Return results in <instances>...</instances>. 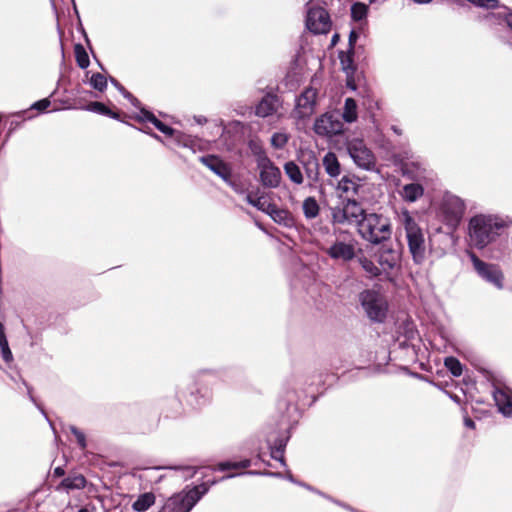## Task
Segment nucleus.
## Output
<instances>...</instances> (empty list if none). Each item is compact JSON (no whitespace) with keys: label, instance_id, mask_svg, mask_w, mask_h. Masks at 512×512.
I'll return each mask as SVG.
<instances>
[{"label":"nucleus","instance_id":"obj_11","mask_svg":"<svg viewBox=\"0 0 512 512\" xmlns=\"http://www.w3.org/2000/svg\"><path fill=\"white\" fill-rule=\"evenodd\" d=\"M314 132L323 137H331L340 134L343 130V123L332 113H324L316 118L313 126Z\"/></svg>","mask_w":512,"mask_h":512},{"label":"nucleus","instance_id":"obj_17","mask_svg":"<svg viewBox=\"0 0 512 512\" xmlns=\"http://www.w3.org/2000/svg\"><path fill=\"white\" fill-rule=\"evenodd\" d=\"M494 400L499 411L505 416L512 415V401L510 395L502 389H496L493 393Z\"/></svg>","mask_w":512,"mask_h":512},{"label":"nucleus","instance_id":"obj_33","mask_svg":"<svg viewBox=\"0 0 512 512\" xmlns=\"http://www.w3.org/2000/svg\"><path fill=\"white\" fill-rule=\"evenodd\" d=\"M368 12V6L364 3L357 2L351 7L352 18L356 21L364 19Z\"/></svg>","mask_w":512,"mask_h":512},{"label":"nucleus","instance_id":"obj_51","mask_svg":"<svg viewBox=\"0 0 512 512\" xmlns=\"http://www.w3.org/2000/svg\"><path fill=\"white\" fill-rule=\"evenodd\" d=\"M78 512H88L86 508H81Z\"/></svg>","mask_w":512,"mask_h":512},{"label":"nucleus","instance_id":"obj_20","mask_svg":"<svg viewBox=\"0 0 512 512\" xmlns=\"http://www.w3.org/2000/svg\"><path fill=\"white\" fill-rule=\"evenodd\" d=\"M156 497L152 492H146L138 496L132 504V508L137 512L147 511L154 503Z\"/></svg>","mask_w":512,"mask_h":512},{"label":"nucleus","instance_id":"obj_10","mask_svg":"<svg viewBox=\"0 0 512 512\" xmlns=\"http://www.w3.org/2000/svg\"><path fill=\"white\" fill-rule=\"evenodd\" d=\"M471 261L477 273L486 281L494 284L497 288L503 287V273L498 266L488 264L480 260L475 254H470Z\"/></svg>","mask_w":512,"mask_h":512},{"label":"nucleus","instance_id":"obj_32","mask_svg":"<svg viewBox=\"0 0 512 512\" xmlns=\"http://www.w3.org/2000/svg\"><path fill=\"white\" fill-rule=\"evenodd\" d=\"M75 56L80 68L85 69L89 66V57L82 45L75 46Z\"/></svg>","mask_w":512,"mask_h":512},{"label":"nucleus","instance_id":"obj_12","mask_svg":"<svg viewBox=\"0 0 512 512\" xmlns=\"http://www.w3.org/2000/svg\"><path fill=\"white\" fill-rule=\"evenodd\" d=\"M260 182L264 187L276 188L279 186L282 175L280 169L270 158H262L257 164Z\"/></svg>","mask_w":512,"mask_h":512},{"label":"nucleus","instance_id":"obj_34","mask_svg":"<svg viewBox=\"0 0 512 512\" xmlns=\"http://www.w3.org/2000/svg\"><path fill=\"white\" fill-rule=\"evenodd\" d=\"M445 367L452 373V375L458 377L462 374V365L458 359L454 357H447L444 361Z\"/></svg>","mask_w":512,"mask_h":512},{"label":"nucleus","instance_id":"obj_19","mask_svg":"<svg viewBox=\"0 0 512 512\" xmlns=\"http://www.w3.org/2000/svg\"><path fill=\"white\" fill-rule=\"evenodd\" d=\"M326 173L331 177H338L341 173V166L337 156L333 152H328L322 160Z\"/></svg>","mask_w":512,"mask_h":512},{"label":"nucleus","instance_id":"obj_26","mask_svg":"<svg viewBox=\"0 0 512 512\" xmlns=\"http://www.w3.org/2000/svg\"><path fill=\"white\" fill-rule=\"evenodd\" d=\"M141 113H142V117L144 120H147L151 123L154 124V126L159 130L161 131L162 133L166 134V135H172L173 134V129L170 128L169 126L165 125L163 122H161L160 120H158L154 114H152L151 112L147 111V110H141Z\"/></svg>","mask_w":512,"mask_h":512},{"label":"nucleus","instance_id":"obj_4","mask_svg":"<svg viewBox=\"0 0 512 512\" xmlns=\"http://www.w3.org/2000/svg\"><path fill=\"white\" fill-rule=\"evenodd\" d=\"M206 491V485L202 484L189 491L177 493L165 502L159 512H190Z\"/></svg>","mask_w":512,"mask_h":512},{"label":"nucleus","instance_id":"obj_50","mask_svg":"<svg viewBox=\"0 0 512 512\" xmlns=\"http://www.w3.org/2000/svg\"><path fill=\"white\" fill-rule=\"evenodd\" d=\"M55 472H56L57 474H62V471H61V469H60V468H57V469L55 470Z\"/></svg>","mask_w":512,"mask_h":512},{"label":"nucleus","instance_id":"obj_52","mask_svg":"<svg viewBox=\"0 0 512 512\" xmlns=\"http://www.w3.org/2000/svg\"><path fill=\"white\" fill-rule=\"evenodd\" d=\"M393 130H394L396 133L400 134L399 129H397V128L393 127Z\"/></svg>","mask_w":512,"mask_h":512},{"label":"nucleus","instance_id":"obj_16","mask_svg":"<svg viewBox=\"0 0 512 512\" xmlns=\"http://www.w3.org/2000/svg\"><path fill=\"white\" fill-rule=\"evenodd\" d=\"M246 200L250 205L256 207L258 210L264 213H266L272 205L270 196L260 189L250 191L246 196Z\"/></svg>","mask_w":512,"mask_h":512},{"label":"nucleus","instance_id":"obj_30","mask_svg":"<svg viewBox=\"0 0 512 512\" xmlns=\"http://www.w3.org/2000/svg\"><path fill=\"white\" fill-rule=\"evenodd\" d=\"M305 171L307 177L312 181H317L319 177V164L315 157H311L309 161L305 164Z\"/></svg>","mask_w":512,"mask_h":512},{"label":"nucleus","instance_id":"obj_44","mask_svg":"<svg viewBox=\"0 0 512 512\" xmlns=\"http://www.w3.org/2000/svg\"><path fill=\"white\" fill-rule=\"evenodd\" d=\"M6 344H8V341L4 333V327L2 323H0V347L5 346Z\"/></svg>","mask_w":512,"mask_h":512},{"label":"nucleus","instance_id":"obj_13","mask_svg":"<svg viewBox=\"0 0 512 512\" xmlns=\"http://www.w3.org/2000/svg\"><path fill=\"white\" fill-rule=\"evenodd\" d=\"M307 28L315 34H325L330 30V18L323 8H311L306 19Z\"/></svg>","mask_w":512,"mask_h":512},{"label":"nucleus","instance_id":"obj_31","mask_svg":"<svg viewBox=\"0 0 512 512\" xmlns=\"http://www.w3.org/2000/svg\"><path fill=\"white\" fill-rule=\"evenodd\" d=\"M249 148L254 156L257 157V164L262 158H269L263 148L261 141L253 139L249 141Z\"/></svg>","mask_w":512,"mask_h":512},{"label":"nucleus","instance_id":"obj_35","mask_svg":"<svg viewBox=\"0 0 512 512\" xmlns=\"http://www.w3.org/2000/svg\"><path fill=\"white\" fill-rule=\"evenodd\" d=\"M337 189L343 193H357L358 185L347 177H343L337 186Z\"/></svg>","mask_w":512,"mask_h":512},{"label":"nucleus","instance_id":"obj_29","mask_svg":"<svg viewBox=\"0 0 512 512\" xmlns=\"http://www.w3.org/2000/svg\"><path fill=\"white\" fill-rule=\"evenodd\" d=\"M290 139V135L285 131H279L272 134L270 144L274 149H283Z\"/></svg>","mask_w":512,"mask_h":512},{"label":"nucleus","instance_id":"obj_39","mask_svg":"<svg viewBox=\"0 0 512 512\" xmlns=\"http://www.w3.org/2000/svg\"><path fill=\"white\" fill-rule=\"evenodd\" d=\"M249 466H250V460H248V459L242 460L240 462H226V464H225V467H226V478L227 477H233L235 475V474H228V470H230L232 468L244 469V468H247Z\"/></svg>","mask_w":512,"mask_h":512},{"label":"nucleus","instance_id":"obj_14","mask_svg":"<svg viewBox=\"0 0 512 512\" xmlns=\"http://www.w3.org/2000/svg\"><path fill=\"white\" fill-rule=\"evenodd\" d=\"M465 204L462 199L454 195H448L443 202V213L447 223L457 226L463 217Z\"/></svg>","mask_w":512,"mask_h":512},{"label":"nucleus","instance_id":"obj_24","mask_svg":"<svg viewBox=\"0 0 512 512\" xmlns=\"http://www.w3.org/2000/svg\"><path fill=\"white\" fill-rule=\"evenodd\" d=\"M358 262L365 272L366 277L374 278L381 274V268H379L372 260L368 259L367 257H359Z\"/></svg>","mask_w":512,"mask_h":512},{"label":"nucleus","instance_id":"obj_36","mask_svg":"<svg viewBox=\"0 0 512 512\" xmlns=\"http://www.w3.org/2000/svg\"><path fill=\"white\" fill-rule=\"evenodd\" d=\"M266 214L271 216V218L278 223H282L287 218V212L283 209H279L274 203H272Z\"/></svg>","mask_w":512,"mask_h":512},{"label":"nucleus","instance_id":"obj_8","mask_svg":"<svg viewBox=\"0 0 512 512\" xmlns=\"http://www.w3.org/2000/svg\"><path fill=\"white\" fill-rule=\"evenodd\" d=\"M347 150L356 165L364 169H370L375 162L373 153L360 139H352L347 143Z\"/></svg>","mask_w":512,"mask_h":512},{"label":"nucleus","instance_id":"obj_48","mask_svg":"<svg viewBox=\"0 0 512 512\" xmlns=\"http://www.w3.org/2000/svg\"><path fill=\"white\" fill-rule=\"evenodd\" d=\"M415 3H419V4H426V3H429L431 2L432 0H413Z\"/></svg>","mask_w":512,"mask_h":512},{"label":"nucleus","instance_id":"obj_25","mask_svg":"<svg viewBox=\"0 0 512 512\" xmlns=\"http://www.w3.org/2000/svg\"><path fill=\"white\" fill-rule=\"evenodd\" d=\"M201 161L215 174L224 178V163L215 156L202 157Z\"/></svg>","mask_w":512,"mask_h":512},{"label":"nucleus","instance_id":"obj_45","mask_svg":"<svg viewBox=\"0 0 512 512\" xmlns=\"http://www.w3.org/2000/svg\"><path fill=\"white\" fill-rule=\"evenodd\" d=\"M357 39V34L355 31H351L350 35H349V45H350V48L352 49L355 41Z\"/></svg>","mask_w":512,"mask_h":512},{"label":"nucleus","instance_id":"obj_6","mask_svg":"<svg viewBox=\"0 0 512 512\" xmlns=\"http://www.w3.org/2000/svg\"><path fill=\"white\" fill-rule=\"evenodd\" d=\"M359 301L371 320L382 322L385 319L387 302L379 292L364 290L359 294Z\"/></svg>","mask_w":512,"mask_h":512},{"label":"nucleus","instance_id":"obj_5","mask_svg":"<svg viewBox=\"0 0 512 512\" xmlns=\"http://www.w3.org/2000/svg\"><path fill=\"white\" fill-rule=\"evenodd\" d=\"M365 211L355 200H345L331 208L333 225H357L364 216Z\"/></svg>","mask_w":512,"mask_h":512},{"label":"nucleus","instance_id":"obj_43","mask_svg":"<svg viewBox=\"0 0 512 512\" xmlns=\"http://www.w3.org/2000/svg\"><path fill=\"white\" fill-rule=\"evenodd\" d=\"M111 82L123 93V95L126 98L130 99L133 103L137 101L129 92H127L122 86H120L115 79L112 78Z\"/></svg>","mask_w":512,"mask_h":512},{"label":"nucleus","instance_id":"obj_27","mask_svg":"<svg viewBox=\"0 0 512 512\" xmlns=\"http://www.w3.org/2000/svg\"><path fill=\"white\" fill-rule=\"evenodd\" d=\"M86 485V480L82 475H75L73 477L65 478L61 482V487L65 490H71V489H82Z\"/></svg>","mask_w":512,"mask_h":512},{"label":"nucleus","instance_id":"obj_18","mask_svg":"<svg viewBox=\"0 0 512 512\" xmlns=\"http://www.w3.org/2000/svg\"><path fill=\"white\" fill-rule=\"evenodd\" d=\"M399 260V255L391 248H383L379 255V264L381 270H392L396 267Z\"/></svg>","mask_w":512,"mask_h":512},{"label":"nucleus","instance_id":"obj_2","mask_svg":"<svg viewBox=\"0 0 512 512\" xmlns=\"http://www.w3.org/2000/svg\"><path fill=\"white\" fill-rule=\"evenodd\" d=\"M398 221L404 228L414 262L421 264L426 256V240L422 229L407 209H402L398 213Z\"/></svg>","mask_w":512,"mask_h":512},{"label":"nucleus","instance_id":"obj_7","mask_svg":"<svg viewBox=\"0 0 512 512\" xmlns=\"http://www.w3.org/2000/svg\"><path fill=\"white\" fill-rule=\"evenodd\" d=\"M318 92L313 87H307L297 97L296 105L291 115L297 120L310 118L316 108Z\"/></svg>","mask_w":512,"mask_h":512},{"label":"nucleus","instance_id":"obj_42","mask_svg":"<svg viewBox=\"0 0 512 512\" xmlns=\"http://www.w3.org/2000/svg\"><path fill=\"white\" fill-rule=\"evenodd\" d=\"M50 106V101L48 99H42L38 102H36L34 105H33V108L39 110V111H44L46 110L48 107Z\"/></svg>","mask_w":512,"mask_h":512},{"label":"nucleus","instance_id":"obj_53","mask_svg":"<svg viewBox=\"0 0 512 512\" xmlns=\"http://www.w3.org/2000/svg\"><path fill=\"white\" fill-rule=\"evenodd\" d=\"M341 63L345 66V60L344 59L341 60Z\"/></svg>","mask_w":512,"mask_h":512},{"label":"nucleus","instance_id":"obj_23","mask_svg":"<svg viewBox=\"0 0 512 512\" xmlns=\"http://www.w3.org/2000/svg\"><path fill=\"white\" fill-rule=\"evenodd\" d=\"M284 171L288 178L295 184L303 183V175L300 167L294 161H288L284 164Z\"/></svg>","mask_w":512,"mask_h":512},{"label":"nucleus","instance_id":"obj_47","mask_svg":"<svg viewBox=\"0 0 512 512\" xmlns=\"http://www.w3.org/2000/svg\"><path fill=\"white\" fill-rule=\"evenodd\" d=\"M465 425L469 428H474V422L469 418L465 419Z\"/></svg>","mask_w":512,"mask_h":512},{"label":"nucleus","instance_id":"obj_15","mask_svg":"<svg viewBox=\"0 0 512 512\" xmlns=\"http://www.w3.org/2000/svg\"><path fill=\"white\" fill-rule=\"evenodd\" d=\"M281 100L274 94L265 95L256 105L255 114L265 118L278 112L281 107Z\"/></svg>","mask_w":512,"mask_h":512},{"label":"nucleus","instance_id":"obj_38","mask_svg":"<svg viewBox=\"0 0 512 512\" xmlns=\"http://www.w3.org/2000/svg\"><path fill=\"white\" fill-rule=\"evenodd\" d=\"M88 110L99 113V114L108 115V116H111L114 118L116 117V114L112 113L104 104H102L100 102L90 103L88 105Z\"/></svg>","mask_w":512,"mask_h":512},{"label":"nucleus","instance_id":"obj_21","mask_svg":"<svg viewBox=\"0 0 512 512\" xmlns=\"http://www.w3.org/2000/svg\"><path fill=\"white\" fill-rule=\"evenodd\" d=\"M423 187L420 184H407L403 187L402 197L404 200L414 202L423 195Z\"/></svg>","mask_w":512,"mask_h":512},{"label":"nucleus","instance_id":"obj_9","mask_svg":"<svg viewBox=\"0 0 512 512\" xmlns=\"http://www.w3.org/2000/svg\"><path fill=\"white\" fill-rule=\"evenodd\" d=\"M325 253L333 260L349 262L356 257V241L336 239Z\"/></svg>","mask_w":512,"mask_h":512},{"label":"nucleus","instance_id":"obj_3","mask_svg":"<svg viewBox=\"0 0 512 512\" xmlns=\"http://www.w3.org/2000/svg\"><path fill=\"white\" fill-rule=\"evenodd\" d=\"M358 233L366 241L379 244L391 236V223L388 218L376 214H364L358 223Z\"/></svg>","mask_w":512,"mask_h":512},{"label":"nucleus","instance_id":"obj_41","mask_svg":"<svg viewBox=\"0 0 512 512\" xmlns=\"http://www.w3.org/2000/svg\"><path fill=\"white\" fill-rule=\"evenodd\" d=\"M1 352H2V357L3 359L6 361V362H9L12 360L13 356H12V352L9 348V345L6 344L5 346H1Z\"/></svg>","mask_w":512,"mask_h":512},{"label":"nucleus","instance_id":"obj_40","mask_svg":"<svg viewBox=\"0 0 512 512\" xmlns=\"http://www.w3.org/2000/svg\"><path fill=\"white\" fill-rule=\"evenodd\" d=\"M70 431L75 436L79 446L82 449H85L86 448V438H85L84 433L82 431H80L79 429H77L75 426H71Z\"/></svg>","mask_w":512,"mask_h":512},{"label":"nucleus","instance_id":"obj_49","mask_svg":"<svg viewBox=\"0 0 512 512\" xmlns=\"http://www.w3.org/2000/svg\"><path fill=\"white\" fill-rule=\"evenodd\" d=\"M337 39H338V35H337V34H335V35L333 36V38H332V43H333V44H335V43H336V41H337Z\"/></svg>","mask_w":512,"mask_h":512},{"label":"nucleus","instance_id":"obj_1","mask_svg":"<svg viewBox=\"0 0 512 512\" xmlns=\"http://www.w3.org/2000/svg\"><path fill=\"white\" fill-rule=\"evenodd\" d=\"M506 224L496 217L486 215H476L469 221V239L470 243L483 249L491 243L498 235L497 231Z\"/></svg>","mask_w":512,"mask_h":512},{"label":"nucleus","instance_id":"obj_22","mask_svg":"<svg viewBox=\"0 0 512 512\" xmlns=\"http://www.w3.org/2000/svg\"><path fill=\"white\" fill-rule=\"evenodd\" d=\"M357 104L353 98H347L344 103L342 118L347 123H353L357 120Z\"/></svg>","mask_w":512,"mask_h":512},{"label":"nucleus","instance_id":"obj_46","mask_svg":"<svg viewBox=\"0 0 512 512\" xmlns=\"http://www.w3.org/2000/svg\"><path fill=\"white\" fill-rule=\"evenodd\" d=\"M505 22L507 26L512 30V12L506 15Z\"/></svg>","mask_w":512,"mask_h":512},{"label":"nucleus","instance_id":"obj_28","mask_svg":"<svg viewBox=\"0 0 512 512\" xmlns=\"http://www.w3.org/2000/svg\"><path fill=\"white\" fill-rule=\"evenodd\" d=\"M303 212L306 218L313 219L319 214V205L315 198L308 197L303 202Z\"/></svg>","mask_w":512,"mask_h":512},{"label":"nucleus","instance_id":"obj_37","mask_svg":"<svg viewBox=\"0 0 512 512\" xmlns=\"http://www.w3.org/2000/svg\"><path fill=\"white\" fill-rule=\"evenodd\" d=\"M92 87L96 90L103 91L107 86V79L100 73H95L90 79Z\"/></svg>","mask_w":512,"mask_h":512}]
</instances>
